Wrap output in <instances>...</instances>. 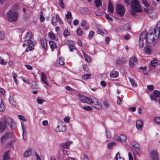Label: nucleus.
<instances>
[{"mask_svg": "<svg viewBox=\"0 0 160 160\" xmlns=\"http://www.w3.org/2000/svg\"><path fill=\"white\" fill-rule=\"evenodd\" d=\"M144 45V43L142 40H139V47L140 48H143Z\"/></svg>", "mask_w": 160, "mask_h": 160, "instance_id": "obj_54", "label": "nucleus"}, {"mask_svg": "<svg viewBox=\"0 0 160 160\" xmlns=\"http://www.w3.org/2000/svg\"><path fill=\"white\" fill-rule=\"evenodd\" d=\"M64 42L66 44L69 46L75 45V42L71 40H66L64 41Z\"/></svg>", "mask_w": 160, "mask_h": 160, "instance_id": "obj_29", "label": "nucleus"}, {"mask_svg": "<svg viewBox=\"0 0 160 160\" xmlns=\"http://www.w3.org/2000/svg\"><path fill=\"white\" fill-rule=\"evenodd\" d=\"M7 18L10 21L15 22L18 18V13L14 11L10 10L7 13Z\"/></svg>", "mask_w": 160, "mask_h": 160, "instance_id": "obj_4", "label": "nucleus"}, {"mask_svg": "<svg viewBox=\"0 0 160 160\" xmlns=\"http://www.w3.org/2000/svg\"><path fill=\"white\" fill-rule=\"evenodd\" d=\"M148 89L150 90V91H152L154 89V88L153 85H148L147 86Z\"/></svg>", "mask_w": 160, "mask_h": 160, "instance_id": "obj_60", "label": "nucleus"}, {"mask_svg": "<svg viewBox=\"0 0 160 160\" xmlns=\"http://www.w3.org/2000/svg\"><path fill=\"white\" fill-rule=\"evenodd\" d=\"M5 109L4 104L2 101H1L0 105V111L1 112H3L5 111Z\"/></svg>", "mask_w": 160, "mask_h": 160, "instance_id": "obj_40", "label": "nucleus"}, {"mask_svg": "<svg viewBox=\"0 0 160 160\" xmlns=\"http://www.w3.org/2000/svg\"><path fill=\"white\" fill-rule=\"evenodd\" d=\"M32 37V35L31 32H28L24 37V40L25 41H28V47L26 49V52H28L32 50L33 49L34 47V42L30 39Z\"/></svg>", "mask_w": 160, "mask_h": 160, "instance_id": "obj_2", "label": "nucleus"}, {"mask_svg": "<svg viewBox=\"0 0 160 160\" xmlns=\"http://www.w3.org/2000/svg\"><path fill=\"white\" fill-rule=\"evenodd\" d=\"M150 157L152 160H158V157L156 149H153L150 153Z\"/></svg>", "mask_w": 160, "mask_h": 160, "instance_id": "obj_10", "label": "nucleus"}, {"mask_svg": "<svg viewBox=\"0 0 160 160\" xmlns=\"http://www.w3.org/2000/svg\"><path fill=\"white\" fill-rule=\"evenodd\" d=\"M31 149L29 148L27 149L23 153V156L26 158L29 157L31 153Z\"/></svg>", "mask_w": 160, "mask_h": 160, "instance_id": "obj_23", "label": "nucleus"}, {"mask_svg": "<svg viewBox=\"0 0 160 160\" xmlns=\"http://www.w3.org/2000/svg\"><path fill=\"white\" fill-rule=\"evenodd\" d=\"M108 9L111 13H113L114 11L113 5L110 2V1L109 2Z\"/></svg>", "mask_w": 160, "mask_h": 160, "instance_id": "obj_21", "label": "nucleus"}, {"mask_svg": "<svg viewBox=\"0 0 160 160\" xmlns=\"http://www.w3.org/2000/svg\"><path fill=\"white\" fill-rule=\"evenodd\" d=\"M150 97L152 100L157 101V97L154 95L153 94H151L150 95Z\"/></svg>", "mask_w": 160, "mask_h": 160, "instance_id": "obj_50", "label": "nucleus"}, {"mask_svg": "<svg viewBox=\"0 0 160 160\" xmlns=\"http://www.w3.org/2000/svg\"><path fill=\"white\" fill-rule=\"evenodd\" d=\"M95 4L97 8H98L102 5L101 0H95Z\"/></svg>", "mask_w": 160, "mask_h": 160, "instance_id": "obj_35", "label": "nucleus"}, {"mask_svg": "<svg viewBox=\"0 0 160 160\" xmlns=\"http://www.w3.org/2000/svg\"><path fill=\"white\" fill-rule=\"evenodd\" d=\"M118 76V72L116 71H113L111 72L110 74V76L111 78H116Z\"/></svg>", "mask_w": 160, "mask_h": 160, "instance_id": "obj_26", "label": "nucleus"}, {"mask_svg": "<svg viewBox=\"0 0 160 160\" xmlns=\"http://www.w3.org/2000/svg\"><path fill=\"white\" fill-rule=\"evenodd\" d=\"M72 143V142H66L62 144V147L63 148H66Z\"/></svg>", "mask_w": 160, "mask_h": 160, "instance_id": "obj_27", "label": "nucleus"}, {"mask_svg": "<svg viewBox=\"0 0 160 160\" xmlns=\"http://www.w3.org/2000/svg\"><path fill=\"white\" fill-rule=\"evenodd\" d=\"M83 108L85 110L89 111L91 110L92 107L90 106H85Z\"/></svg>", "mask_w": 160, "mask_h": 160, "instance_id": "obj_58", "label": "nucleus"}, {"mask_svg": "<svg viewBox=\"0 0 160 160\" xmlns=\"http://www.w3.org/2000/svg\"><path fill=\"white\" fill-rule=\"evenodd\" d=\"M149 46H145L144 48V53L146 54L150 55L151 54V50L149 48Z\"/></svg>", "mask_w": 160, "mask_h": 160, "instance_id": "obj_25", "label": "nucleus"}, {"mask_svg": "<svg viewBox=\"0 0 160 160\" xmlns=\"http://www.w3.org/2000/svg\"><path fill=\"white\" fill-rule=\"evenodd\" d=\"M143 122L140 120H138L136 121V126L138 130H141L142 128Z\"/></svg>", "mask_w": 160, "mask_h": 160, "instance_id": "obj_15", "label": "nucleus"}, {"mask_svg": "<svg viewBox=\"0 0 160 160\" xmlns=\"http://www.w3.org/2000/svg\"><path fill=\"white\" fill-rule=\"evenodd\" d=\"M126 62V60L124 58H122L121 59H118L116 61L117 63L118 64L125 63Z\"/></svg>", "mask_w": 160, "mask_h": 160, "instance_id": "obj_30", "label": "nucleus"}, {"mask_svg": "<svg viewBox=\"0 0 160 160\" xmlns=\"http://www.w3.org/2000/svg\"><path fill=\"white\" fill-rule=\"evenodd\" d=\"M153 95L157 97H160V92L157 90H155L154 91Z\"/></svg>", "mask_w": 160, "mask_h": 160, "instance_id": "obj_44", "label": "nucleus"}, {"mask_svg": "<svg viewBox=\"0 0 160 160\" xmlns=\"http://www.w3.org/2000/svg\"><path fill=\"white\" fill-rule=\"evenodd\" d=\"M148 33L146 31L142 32L139 36V40L143 41L145 38L146 39Z\"/></svg>", "mask_w": 160, "mask_h": 160, "instance_id": "obj_17", "label": "nucleus"}, {"mask_svg": "<svg viewBox=\"0 0 160 160\" xmlns=\"http://www.w3.org/2000/svg\"><path fill=\"white\" fill-rule=\"evenodd\" d=\"M21 125L23 132V138L24 139H26V135L24 129V126L22 122L21 123Z\"/></svg>", "mask_w": 160, "mask_h": 160, "instance_id": "obj_32", "label": "nucleus"}, {"mask_svg": "<svg viewBox=\"0 0 160 160\" xmlns=\"http://www.w3.org/2000/svg\"><path fill=\"white\" fill-rule=\"evenodd\" d=\"M77 33L78 35L81 36L83 33V31L80 28H78L77 31Z\"/></svg>", "mask_w": 160, "mask_h": 160, "instance_id": "obj_42", "label": "nucleus"}, {"mask_svg": "<svg viewBox=\"0 0 160 160\" xmlns=\"http://www.w3.org/2000/svg\"><path fill=\"white\" fill-rule=\"evenodd\" d=\"M151 65L153 67H155L158 65V61L157 60H153L151 61Z\"/></svg>", "mask_w": 160, "mask_h": 160, "instance_id": "obj_36", "label": "nucleus"}, {"mask_svg": "<svg viewBox=\"0 0 160 160\" xmlns=\"http://www.w3.org/2000/svg\"><path fill=\"white\" fill-rule=\"evenodd\" d=\"M125 8L122 5L118 4L116 7V12L117 14L121 16H123L125 12Z\"/></svg>", "mask_w": 160, "mask_h": 160, "instance_id": "obj_5", "label": "nucleus"}, {"mask_svg": "<svg viewBox=\"0 0 160 160\" xmlns=\"http://www.w3.org/2000/svg\"><path fill=\"white\" fill-rule=\"evenodd\" d=\"M9 102L10 103L12 106H16V102L15 101L13 98L12 97H10L9 99Z\"/></svg>", "mask_w": 160, "mask_h": 160, "instance_id": "obj_34", "label": "nucleus"}, {"mask_svg": "<svg viewBox=\"0 0 160 160\" xmlns=\"http://www.w3.org/2000/svg\"><path fill=\"white\" fill-rule=\"evenodd\" d=\"M18 118L20 119L23 121H26V119L23 116H22V115H18Z\"/></svg>", "mask_w": 160, "mask_h": 160, "instance_id": "obj_55", "label": "nucleus"}, {"mask_svg": "<svg viewBox=\"0 0 160 160\" xmlns=\"http://www.w3.org/2000/svg\"><path fill=\"white\" fill-rule=\"evenodd\" d=\"M72 16V14L70 12H68L66 16V18L68 19H70L71 17Z\"/></svg>", "mask_w": 160, "mask_h": 160, "instance_id": "obj_53", "label": "nucleus"}, {"mask_svg": "<svg viewBox=\"0 0 160 160\" xmlns=\"http://www.w3.org/2000/svg\"><path fill=\"white\" fill-rule=\"evenodd\" d=\"M42 124L44 126H47L48 125V122L47 120H44L42 122Z\"/></svg>", "mask_w": 160, "mask_h": 160, "instance_id": "obj_61", "label": "nucleus"}, {"mask_svg": "<svg viewBox=\"0 0 160 160\" xmlns=\"http://www.w3.org/2000/svg\"><path fill=\"white\" fill-rule=\"evenodd\" d=\"M131 6L132 9L136 12H142L139 2L138 0H132L131 2Z\"/></svg>", "mask_w": 160, "mask_h": 160, "instance_id": "obj_3", "label": "nucleus"}, {"mask_svg": "<svg viewBox=\"0 0 160 160\" xmlns=\"http://www.w3.org/2000/svg\"><path fill=\"white\" fill-rule=\"evenodd\" d=\"M41 44L43 48L45 49L47 48V43L46 40L44 38H42L40 40Z\"/></svg>", "mask_w": 160, "mask_h": 160, "instance_id": "obj_18", "label": "nucleus"}, {"mask_svg": "<svg viewBox=\"0 0 160 160\" xmlns=\"http://www.w3.org/2000/svg\"><path fill=\"white\" fill-rule=\"evenodd\" d=\"M129 81L131 83L132 86L133 87H136L137 86V83L135 80L132 78H129Z\"/></svg>", "mask_w": 160, "mask_h": 160, "instance_id": "obj_33", "label": "nucleus"}, {"mask_svg": "<svg viewBox=\"0 0 160 160\" xmlns=\"http://www.w3.org/2000/svg\"><path fill=\"white\" fill-rule=\"evenodd\" d=\"M153 32H154L155 34H158L160 39V21L157 23L156 27L154 29Z\"/></svg>", "mask_w": 160, "mask_h": 160, "instance_id": "obj_9", "label": "nucleus"}, {"mask_svg": "<svg viewBox=\"0 0 160 160\" xmlns=\"http://www.w3.org/2000/svg\"><path fill=\"white\" fill-rule=\"evenodd\" d=\"M122 100L119 97H117V103L119 104H121Z\"/></svg>", "mask_w": 160, "mask_h": 160, "instance_id": "obj_63", "label": "nucleus"}, {"mask_svg": "<svg viewBox=\"0 0 160 160\" xmlns=\"http://www.w3.org/2000/svg\"><path fill=\"white\" fill-rule=\"evenodd\" d=\"M131 37L130 35L129 34H126L124 36V38L126 40H128Z\"/></svg>", "mask_w": 160, "mask_h": 160, "instance_id": "obj_62", "label": "nucleus"}, {"mask_svg": "<svg viewBox=\"0 0 160 160\" xmlns=\"http://www.w3.org/2000/svg\"><path fill=\"white\" fill-rule=\"evenodd\" d=\"M105 18L108 21H112L113 20V18L110 17L108 14H106Z\"/></svg>", "mask_w": 160, "mask_h": 160, "instance_id": "obj_56", "label": "nucleus"}, {"mask_svg": "<svg viewBox=\"0 0 160 160\" xmlns=\"http://www.w3.org/2000/svg\"><path fill=\"white\" fill-rule=\"evenodd\" d=\"M103 105L106 108H108L109 107L108 103L106 101H105L103 103Z\"/></svg>", "mask_w": 160, "mask_h": 160, "instance_id": "obj_64", "label": "nucleus"}, {"mask_svg": "<svg viewBox=\"0 0 160 160\" xmlns=\"http://www.w3.org/2000/svg\"><path fill=\"white\" fill-rule=\"evenodd\" d=\"M47 77L44 73H42L41 74V80L45 84L48 85V83L47 82Z\"/></svg>", "mask_w": 160, "mask_h": 160, "instance_id": "obj_19", "label": "nucleus"}, {"mask_svg": "<svg viewBox=\"0 0 160 160\" xmlns=\"http://www.w3.org/2000/svg\"><path fill=\"white\" fill-rule=\"evenodd\" d=\"M116 144V143L114 142H112L108 144V146L109 148L111 149L113 146Z\"/></svg>", "mask_w": 160, "mask_h": 160, "instance_id": "obj_39", "label": "nucleus"}, {"mask_svg": "<svg viewBox=\"0 0 160 160\" xmlns=\"http://www.w3.org/2000/svg\"><path fill=\"white\" fill-rule=\"evenodd\" d=\"M97 32H98L99 33V34H101L102 35H104V34L103 31L101 30V29L97 28Z\"/></svg>", "mask_w": 160, "mask_h": 160, "instance_id": "obj_59", "label": "nucleus"}, {"mask_svg": "<svg viewBox=\"0 0 160 160\" xmlns=\"http://www.w3.org/2000/svg\"><path fill=\"white\" fill-rule=\"evenodd\" d=\"M91 102L90 104L94 108L98 109H100L102 108V105L99 104L98 100L95 97H92L91 99Z\"/></svg>", "mask_w": 160, "mask_h": 160, "instance_id": "obj_6", "label": "nucleus"}, {"mask_svg": "<svg viewBox=\"0 0 160 160\" xmlns=\"http://www.w3.org/2000/svg\"><path fill=\"white\" fill-rule=\"evenodd\" d=\"M66 130L65 123L63 121L61 122V132H64Z\"/></svg>", "mask_w": 160, "mask_h": 160, "instance_id": "obj_31", "label": "nucleus"}, {"mask_svg": "<svg viewBox=\"0 0 160 160\" xmlns=\"http://www.w3.org/2000/svg\"><path fill=\"white\" fill-rule=\"evenodd\" d=\"M70 118L69 116L66 117L63 119L64 121L67 123H68L70 122Z\"/></svg>", "mask_w": 160, "mask_h": 160, "instance_id": "obj_49", "label": "nucleus"}, {"mask_svg": "<svg viewBox=\"0 0 160 160\" xmlns=\"http://www.w3.org/2000/svg\"><path fill=\"white\" fill-rule=\"evenodd\" d=\"M127 140V137L124 134H121L118 138V142H125Z\"/></svg>", "mask_w": 160, "mask_h": 160, "instance_id": "obj_16", "label": "nucleus"}, {"mask_svg": "<svg viewBox=\"0 0 160 160\" xmlns=\"http://www.w3.org/2000/svg\"><path fill=\"white\" fill-rule=\"evenodd\" d=\"M70 35V33L67 30L65 29L63 32V35L65 37H66Z\"/></svg>", "mask_w": 160, "mask_h": 160, "instance_id": "obj_48", "label": "nucleus"}, {"mask_svg": "<svg viewBox=\"0 0 160 160\" xmlns=\"http://www.w3.org/2000/svg\"><path fill=\"white\" fill-rule=\"evenodd\" d=\"M60 21V18L59 16L57 15H56V17H53L52 18V24L55 26L57 25V23L58 22H59Z\"/></svg>", "mask_w": 160, "mask_h": 160, "instance_id": "obj_14", "label": "nucleus"}, {"mask_svg": "<svg viewBox=\"0 0 160 160\" xmlns=\"http://www.w3.org/2000/svg\"><path fill=\"white\" fill-rule=\"evenodd\" d=\"M31 87L32 89H36L38 88V86L36 82H33L31 83Z\"/></svg>", "mask_w": 160, "mask_h": 160, "instance_id": "obj_41", "label": "nucleus"}, {"mask_svg": "<svg viewBox=\"0 0 160 160\" xmlns=\"http://www.w3.org/2000/svg\"><path fill=\"white\" fill-rule=\"evenodd\" d=\"M12 135L10 132H6L4 134L2 135L1 137L0 141L3 143L11 138Z\"/></svg>", "mask_w": 160, "mask_h": 160, "instance_id": "obj_8", "label": "nucleus"}, {"mask_svg": "<svg viewBox=\"0 0 160 160\" xmlns=\"http://www.w3.org/2000/svg\"><path fill=\"white\" fill-rule=\"evenodd\" d=\"M80 11L83 14H86L89 13L88 9L87 8H80Z\"/></svg>", "mask_w": 160, "mask_h": 160, "instance_id": "obj_22", "label": "nucleus"}, {"mask_svg": "<svg viewBox=\"0 0 160 160\" xmlns=\"http://www.w3.org/2000/svg\"><path fill=\"white\" fill-rule=\"evenodd\" d=\"M5 122L6 124L8 125L11 129L13 128L14 122L12 118H6L5 120Z\"/></svg>", "mask_w": 160, "mask_h": 160, "instance_id": "obj_11", "label": "nucleus"}, {"mask_svg": "<svg viewBox=\"0 0 160 160\" xmlns=\"http://www.w3.org/2000/svg\"><path fill=\"white\" fill-rule=\"evenodd\" d=\"M131 145L133 147L136 148L137 149V150H133V155L134 156V157L135 158V154H139L140 153V147L139 144L137 142H136L135 141H132L131 142Z\"/></svg>", "mask_w": 160, "mask_h": 160, "instance_id": "obj_7", "label": "nucleus"}, {"mask_svg": "<svg viewBox=\"0 0 160 160\" xmlns=\"http://www.w3.org/2000/svg\"><path fill=\"white\" fill-rule=\"evenodd\" d=\"M5 38L4 33L3 32L0 31V39L3 40Z\"/></svg>", "mask_w": 160, "mask_h": 160, "instance_id": "obj_43", "label": "nucleus"}, {"mask_svg": "<svg viewBox=\"0 0 160 160\" xmlns=\"http://www.w3.org/2000/svg\"><path fill=\"white\" fill-rule=\"evenodd\" d=\"M74 45H72L68 46V48L70 52H73V50L76 49L74 46Z\"/></svg>", "mask_w": 160, "mask_h": 160, "instance_id": "obj_52", "label": "nucleus"}, {"mask_svg": "<svg viewBox=\"0 0 160 160\" xmlns=\"http://www.w3.org/2000/svg\"><path fill=\"white\" fill-rule=\"evenodd\" d=\"M158 38V34H155L152 32H149L148 33L147 37L146 39L147 45L150 47H152L156 44V40Z\"/></svg>", "mask_w": 160, "mask_h": 160, "instance_id": "obj_1", "label": "nucleus"}, {"mask_svg": "<svg viewBox=\"0 0 160 160\" xmlns=\"http://www.w3.org/2000/svg\"><path fill=\"white\" fill-rule=\"evenodd\" d=\"M0 63L2 65H5L7 64V62L4 61V60L2 58L0 57Z\"/></svg>", "mask_w": 160, "mask_h": 160, "instance_id": "obj_57", "label": "nucleus"}, {"mask_svg": "<svg viewBox=\"0 0 160 160\" xmlns=\"http://www.w3.org/2000/svg\"><path fill=\"white\" fill-rule=\"evenodd\" d=\"M48 36L49 37L52 39L54 38L55 37V35L53 33L51 32L48 33Z\"/></svg>", "mask_w": 160, "mask_h": 160, "instance_id": "obj_47", "label": "nucleus"}, {"mask_svg": "<svg viewBox=\"0 0 160 160\" xmlns=\"http://www.w3.org/2000/svg\"><path fill=\"white\" fill-rule=\"evenodd\" d=\"M79 98L80 100L82 102L87 103V104H90L91 102V99L79 95Z\"/></svg>", "mask_w": 160, "mask_h": 160, "instance_id": "obj_13", "label": "nucleus"}, {"mask_svg": "<svg viewBox=\"0 0 160 160\" xmlns=\"http://www.w3.org/2000/svg\"><path fill=\"white\" fill-rule=\"evenodd\" d=\"M10 151H8L5 152L4 153L3 157V160H9L10 158Z\"/></svg>", "mask_w": 160, "mask_h": 160, "instance_id": "obj_20", "label": "nucleus"}, {"mask_svg": "<svg viewBox=\"0 0 160 160\" xmlns=\"http://www.w3.org/2000/svg\"><path fill=\"white\" fill-rule=\"evenodd\" d=\"M142 3L146 8H148L149 6V4L148 2L146 0H142Z\"/></svg>", "mask_w": 160, "mask_h": 160, "instance_id": "obj_45", "label": "nucleus"}, {"mask_svg": "<svg viewBox=\"0 0 160 160\" xmlns=\"http://www.w3.org/2000/svg\"><path fill=\"white\" fill-rule=\"evenodd\" d=\"M82 52L85 60L88 62H90L91 60V57L83 51Z\"/></svg>", "mask_w": 160, "mask_h": 160, "instance_id": "obj_24", "label": "nucleus"}, {"mask_svg": "<svg viewBox=\"0 0 160 160\" xmlns=\"http://www.w3.org/2000/svg\"><path fill=\"white\" fill-rule=\"evenodd\" d=\"M17 75L15 73H12V77L16 85L18 84V81L16 79Z\"/></svg>", "mask_w": 160, "mask_h": 160, "instance_id": "obj_51", "label": "nucleus"}, {"mask_svg": "<svg viewBox=\"0 0 160 160\" xmlns=\"http://www.w3.org/2000/svg\"><path fill=\"white\" fill-rule=\"evenodd\" d=\"M49 44L52 50L53 51L54 49L56 48L57 46L55 43L53 41H50Z\"/></svg>", "mask_w": 160, "mask_h": 160, "instance_id": "obj_28", "label": "nucleus"}, {"mask_svg": "<svg viewBox=\"0 0 160 160\" xmlns=\"http://www.w3.org/2000/svg\"><path fill=\"white\" fill-rule=\"evenodd\" d=\"M155 122L157 124H160V117H156L154 118Z\"/></svg>", "mask_w": 160, "mask_h": 160, "instance_id": "obj_46", "label": "nucleus"}, {"mask_svg": "<svg viewBox=\"0 0 160 160\" xmlns=\"http://www.w3.org/2000/svg\"><path fill=\"white\" fill-rule=\"evenodd\" d=\"M82 78L83 79H88L90 78L91 75L90 74H86L82 76Z\"/></svg>", "mask_w": 160, "mask_h": 160, "instance_id": "obj_37", "label": "nucleus"}, {"mask_svg": "<svg viewBox=\"0 0 160 160\" xmlns=\"http://www.w3.org/2000/svg\"><path fill=\"white\" fill-rule=\"evenodd\" d=\"M94 34L95 33L94 31H90L88 36V39L90 40L92 39L94 36Z\"/></svg>", "mask_w": 160, "mask_h": 160, "instance_id": "obj_38", "label": "nucleus"}, {"mask_svg": "<svg viewBox=\"0 0 160 160\" xmlns=\"http://www.w3.org/2000/svg\"><path fill=\"white\" fill-rule=\"evenodd\" d=\"M137 62V58L134 56L131 57L129 60V64L131 67H133Z\"/></svg>", "mask_w": 160, "mask_h": 160, "instance_id": "obj_12", "label": "nucleus"}]
</instances>
